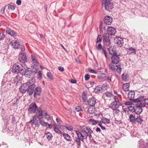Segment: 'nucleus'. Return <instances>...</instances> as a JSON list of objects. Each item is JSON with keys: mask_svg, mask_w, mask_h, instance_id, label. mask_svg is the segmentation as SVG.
I'll return each mask as SVG.
<instances>
[{"mask_svg": "<svg viewBox=\"0 0 148 148\" xmlns=\"http://www.w3.org/2000/svg\"><path fill=\"white\" fill-rule=\"evenodd\" d=\"M75 133L77 135L75 137V142L76 143L77 145L79 147L81 145V141H83L84 139L86 140L88 136L87 132L85 130H82L81 132L76 130Z\"/></svg>", "mask_w": 148, "mask_h": 148, "instance_id": "nucleus-2", "label": "nucleus"}, {"mask_svg": "<svg viewBox=\"0 0 148 148\" xmlns=\"http://www.w3.org/2000/svg\"><path fill=\"white\" fill-rule=\"evenodd\" d=\"M18 48H20L21 50L22 51H24L25 50V49L24 47L22 45L20 44Z\"/></svg>", "mask_w": 148, "mask_h": 148, "instance_id": "nucleus-49", "label": "nucleus"}, {"mask_svg": "<svg viewBox=\"0 0 148 148\" xmlns=\"http://www.w3.org/2000/svg\"><path fill=\"white\" fill-rule=\"evenodd\" d=\"M98 121L94 119H90L89 120V122L92 125H95L97 123Z\"/></svg>", "mask_w": 148, "mask_h": 148, "instance_id": "nucleus-34", "label": "nucleus"}, {"mask_svg": "<svg viewBox=\"0 0 148 148\" xmlns=\"http://www.w3.org/2000/svg\"><path fill=\"white\" fill-rule=\"evenodd\" d=\"M41 119L37 117L36 116H34L33 119L31 120L30 123L32 125L34 124L36 127H39L40 125Z\"/></svg>", "mask_w": 148, "mask_h": 148, "instance_id": "nucleus-6", "label": "nucleus"}, {"mask_svg": "<svg viewBox=\"0 0 148 148\" xmlns=\"http://www.w3.org/2000/svg\"><path fill=\"white\" fill-rule=\"evenodd\" d=\"M109 46V47L108 48V49L110 54L112 56L113 55L117 54L116 51L113 48L112 46L110 45V46Z\"/></svg>", "mask_w": 148, "mask_h": 148, "instance_id": "nucleus-19", "label": "nucleus"}, {"mask_svg": "<svg viewBox=\"0 0 148 148\" xmlns=\"http://www.w3.org/2000/svg\"><path fill=\"white\" fill-rule=\"evenodd\" d=\"M13 105L17 106L18 103V99L17 98L14 99L12 100Z\"/></svg>", "mask_w": 148, "mask_h": 148, "instance_id": "nucleus-35", "label": "nucleus"}, {"mask_svg": "<svg viewBox=\"0 0 148 148\" xmlns=\"http://www.w3.org/2000/svg\"><path fill=\"white\" fill-rule=\"evenodd\" d=\"M82 98L83 102H86L87 97H86V94L84 91L82 93Z\"/></svg>", "mask_w": 148, "mask_h": 148, "instance_id": "nucleus-30", "label": "nucleus"}, {"mask_svg": "<svg viewBox=\"0 0 148 148\" xmlns=\"http://www.w3.org/2000/svg\"><path fill=\"white\" fill-rule=\"evenodd\" d=\"M117 68V69L118 70L117 72L119 74H120L121 71V64H119L116 66Z\"/></svg>", "mask_w": 148, "mask_h": 148, "instance_id": "nucleus-38", "label": "nucleus"}, {"mask_svg": "<svg viewBox=\"0 0 148 148\" xmlns=\"http://www.w3.org/2000/svg\"><path fill=\"white\" fill-rule=\"evenodd\" d=\"M98 125L102 130H104L106 129L105 127L103 126L100 122L99 123Z\"/></svg>", "mask_w": 148, "mask_h": 148, "instance_id": "nucleus-62", "label": "nucleus"}, {"mask_svg": "<svg viewBox=\"0 0 148 148\" xmlns=\"http://www.w3.org/2000/svg\"><path fill=\"white\" fill-rule=\"evenodd\" d=\"M103 40L106 42V45L108 47L111 44L110 39V35L107 33H105L103 36Z\"/></svg>", "mask_w": 148, "mask_h": 148, "instance_id": "nucleus-11", "label": "nucleus"}, {"mask_svg": "<svg viewBox=\"0 0 148 148\" xmlns=\"http://www.w3.org/2000/svg\"><path fill=\"white\" fill-rule=\"evenodd\" d=\"M40 124H41L43 126H45L47 127L48 124V123H47L42 121L41 120H40Z\"/></svg>", "mask_w": 148, "mask_h": 148, "instance_id": "nucleus-46", "label": "nucleus"}, {"mask_svg": "<svg viewBox=\"0 0 148 148\" xmlns=\"http://www.w3.org/2000/svg\"><path fill=\"white\" fill-rule=\"evenodd\" d=\"M58 69L61 72H63L64 71V69L63 67L62 66H59L58 67Z\"/></svg>", "mask_w": 148, "mask_h": 148, "instance_id": "nucleus-58", "label": "nucleus"}, {"mask_svg": "<svg viewBox=\"0 0 148 148\" xmlns=\"http://www.w3.org/2000/svg\"><path fill=\"white\" fill-rule=\"evenodd\" d=\"M21 66L23 67L22 65ZM23 69V67L20 68L18 65L15 64L12 67V71L13 73H18L19 72L21 73V69Z\"/></svg>", "mask_w": 148, "mask_h": 148, "instance_id": "nucleus-10", "label": "nucleus"}, {"mask_svg": "<svg viewBox=\"0 0 148 148\" xmlns=\"http://www.w3.org/2000/svg\"><path fill=\"white\" fill-rule=\"evenodd\" d=\"M132 101H127L125 103V105H131L132 104Z\"/></svg>", "mask_w": 148, "mask_h": 148, "instance_id": "nucleus-59", "label": "nucleus"}, {"mask_svg": "<svg viewBox=\"0 0 148 148\" xmlns=\"http://www.w3.org/2000/svg\"><path fill=\"white\" fill-rule=\"evenodd\" d=\"M45 134L46 135L47 138L49 140H51V138L53 137V136L50 132H48L47 133H45Z\"/></svg>", "mask_w": 148, "mask_h": 148, "instance_id": "nucleus-32", "label": "nucleus"}, {"mask_svg": "<svg viewBox=\"0 0 148 148\" xmlns=\"http://www.w3.org/2000/svg\"><path fill=\"white\" fill-rule=\"evenodd\" d=\"M67 130L71 131L73 129V127L70 125L66 124L64 126Z\"/></svg>", "mask_w": 148, "mask_h": 148, "instance_id": "nucleus-33", "label": "nucleus"}, {"mask_svg": "<svg viewBox=\"0 0 148 148\" xmlns=\"http://www.w3.org/2000/svg\"><path fill=\"white\" fill-rule=\"evenodd\" d=\"M129 109L132 112H135V107L132 106H130L129 107Z\"/></svg>", "mask_w": 148, "mask_h": 148, "instance_id": "nucleus-57", "label": "nucleus"}, {"mask_svg": "<svg viewBox=\"0 0 148 148\" xmlns=\"http://www.w3.org/2000/svg\"><path fill=\"white\" fill-rule=\"evenodd\" d=\"M126 51L127 53L129 54H136V49L132 47H130V48L127 49Z\"/></svg>", "mask_w": 148, "mask_h": 148, "instance_id": "nucleus-21", "label": "nucleus"}, {"mask_svg": "<svg viewBox=\"0 0 148 148\" xmlns=\"http://www.w3.org/2000/svg\"><path fill=\"white\" fill-rule=\"evenodd\" d=\"M84 77H85V80L86 81H87L89 79V78H90V75L88 74H87L85 75Z\"/></svg>", "mask_w": 148, "mask_h": 148, "instance_id": "nucleus-53", "label": "nucleus"}, {"mask_svg": "<svg viewBox=\"0 0 148 148\" xmlns=\"http://www.w3.org/2000/svg\"><path fill=\"white\" fill-rule=\"evenodd\" d=\"M107 31L108 34L109 35H114L116 32L115 29L112 27H109L107 28Z\"/></svg>", "mask_w": 148, "mask_h": 148, "instance_id": "nucleus-16", "label": "nucleus"}, {"mask_svg": "<svg viewBox=\"0 0 148 148\" xmlns=\"http://www.w3.org/2000/svg\"><path fill=\"white\" fill-rule=\"evenodd\" d=\"M38 78L40 79L42 78V73L41 71H39L38 72V74L37 75Z\"/></svg>", "mask_w": 148, "mask_h": 148, "instance_id": "nucleus-52", "label": "nucleus"}, {"mask_svg": "<svg viewBox=\"0 0 148 148\" xmlns=\"http://www.w3.org/2000/svg\"><path fill=\"white\" fill-rule=\"evenodd\" d=\"M47 76L48 78L51 80H52L53 79V76L50 72H48L47 74Z\"/></svg>", "mask_w": 148, "mask_h": 148, "instance_id": "nucleus-45", "label": "nucleus"}, {"mask_svg": "<svg viewBox=\"0 0 148 148\" xmlns=\"http://www.w3.org/2000/svg\"><path fill=\"white\" fill-rule=\"evenodd\" d=\"M15 6L14 5H11L9 4L8 6V9L9 10H13L15 9Z\"/></svg>", "mask_w": 148, "mask_h": 148, "instance_id": "nucleus-44", "label": "nucleus"}, {"mask_svg": "<svg viewBox=\"0 0 148 148\" xmlns=\"http://www.w3.org/2000/svg\"><path fill=\"white\" fill-rule=\"evenodd\" d=\"M143 148H148V143H146L144 144Z\"/></svg>", "mask_w": 148, "mask_h": 148, "instance_id": "nucleus-63", "label": "nucleus"}, {"mask_svg": "<svg viewBox=\"0 0 148 148\" xmlns=\"http://www.w3.org/2000/svg\"><path fill=\"white\" fill-rule=\"evenodd\" d=\"M37 108L38 107L36 104L35 103L33 102L29 105L28 109V110L29 113L32 114L35 112Z\"/></svg>", "mask_w": 148, "mask_h": 148, "instance_id": "nucleus-7", "label": "nucleus"}, {"mask_svg": "<svg viewBox=\"0 0 148 148\" xmlns=\"http://www.w3.org/2000/svg\"><path fill=\"white\" fill-rule=\"evenodd\" d=\"M143 119L140 118V117H139L136 119V122L140 124H141L142 122H143Z\"/></svg>", "mask_w": 148, "mask_h": 148, "instance_id": "nucleus-41", "label": "nucleus"}, {"mask_svg": "<svg viewBox=\"0 0 148 148\" xmlns=\"http://www.w3.org/2000/svg\"><path fill=\"white\" fill-rule=\"evenodd\" d=\"M101 120H102V123H103L106 124H109L110 123V120L106 118L102 117Z\"/></svg>", "mask_w": 148, "mask_h": 148, "instance_id": "nucleus-27", "label": "nucleus"}, {"mask_svg": "<svg viewBox=\"0 0 148 148\" xmlns=\"http://www.w3.org/2000/svg\"><path fill=\"white\" fill-rule=\"evenodd\" d=\"M86 130H88V132L90 134H92L93 133V131L89 127H87Z\"/></svg>", "mask_w": 148, "mask_h": 148, "instance_id": "nucleus-55", "label": "nucleus"}, {"mask_svg": "<svg viewBox=\"0 0 148 148\" xmlns=\"http://www.w3.org/2000/svg\"><path fill=\"white\" fill-rule=\"evenodd\" d=\"M106 76V74L103 73H101L99 74L97 76L98 78L100 79H101Z\"/></svg>", "mask_w": 148, "mask_h": 148, "instance_id": "nucleus-36", "label": "nucleus"}, {"mask_svg": "<svg viewBox=\"0 0 148 148\" xmlns=\"http://www.w3.org/2000/svg\"><path fill=\"white\" fill-rule=\"evenodd\" d=\"M118 103L116 102H113L111 103L109 108L113 110H116L118 108Z\"/></svg>", "mask_w": 148, "mask_h": 148, "instance_id": "nucleus-22", "label": "nucleus"}, {"mask_svg": "<svg viewBox=\"0 0 148 148\" xmlns=\"http://www.w3.org/2000/svg\"><path fill=\"white\" fill-rule=\"evenodd\" d=\"M10 44L13 48L18 49L20 43L17 40H14L11 42Z\"/></svg>", "mask_w": 148, "mask_h": 148, "instance_id": "nucleus-15", "label": "nucleus"}, {"mask_svg": "<svg viewBox=\"0 0 148 148\" xmlns=\"http://www.w3.org/2000/svg\"><path fill=\"white\" fill-rule=\"evenodd\" d=\"M129 87L130 84L129 83H126L123 85V89L124 91H128L129 90Z\"/></svg>", "mask_w": 148, "mask_h": 148, "instance_id": "nucleus-25", "label": "nucleus"}, {"mask_svg": "<svg viewBox=\"0 0 148 148\" xmlns=\"http://www.w3.org/2000/svg\"><path fill=\"white\" fill-rule=\"evenodd\" d=\"M104 21L105 24L110 25L112 21V19L110 16H106L104 17Z\"/></svg>", "mask_w": 148, "mask_h": 148, "instance_id": "nucleus-18", "label": "nucleus"}, {"mask_svg": "<svg viewBox=\"0 0 148 148\" xmlns=\"http://www.w3.org/2000/svg\"><path fill=\"white\" fill-rule=\"evenodd\" d=\"M6 33L9 34L12 36H16V33L13 31L8 28L6 29Z\"/></svg>", "mask_w": 148, "mask_h": 148, "instance_id": "nucleus-20", "label": "nucleus"}, {"mask_svg": "<svg viewBox=\"0 0 148 148\" xmlns=\"http://www.w3.org/2000/svg\"><path fill=\"white\" fill-rule=\"evenodd\" d=\"M140 97H143V99L141 100V101H140V102L144 101V103H144L145 104V105L146 104L148 105V98L147 99H144V96H140Z\"/></svg>", "mask_w": 148, "mask_h": 148, "instance_id": "nucleus-43", "label": "nucleus"}, {"mask_svg": "<svg viewBox=\"0 0 148 148\" xmlns=\"http://www.w3.org/2000/svg\"><path fill=\"white\" fill-rule=\"evenodd\" d=\"M102 90L101 87L97 86L94 88V92L96 93H99Z\"/></svg>", "mask_w": 148, "mask_h": 148, "instance_id": "nucleus-31", "label": "nucleus"}, {"mask_svg": "<svg viewBox=\"0 0 148 148\" xmlns=\"http://www.w3.org/2000/svg\"><path fill=\"white\" fill-rule=\"evenodd\" d=\"M136 104L135 106V112L137 114H140L142 112V107H145L144 103H140Z\"/></svg>", "mask_w": 148, "mask_h": 148, "instance_id": "nucleus-5", "label": "nucleus"}, {"mask_svg": "<svg viewBox=\"0 0 148 148\" xmlns=\"http://www.w3.org/2000/svg\"><path fill=\"white\" fill-rule=\"evenodd\" d=\"M108 86L106 84H103L102 85V89H103L104 90H106L108 88Z\"/></svg>", "mask_w": 148, "mask_h": 148, "instance_id": "nucleus-54", "label": "nucleus"}, {"mask_svg": "<svg viewBox=\"0 0 148 148\" xmlns=\"http://www.w3.org/2000/svg\"><path fill=\"white\" fill-rule=\"evenodd\" d=\"M21 0H17L16 1V3L18 5H20L21 4Z\"/></svg>", "mask_w": 148, "mask_h": 148, "instance_id": "nucleus-64", "label": "nucleus"}, {"mask_svg": "<svg viewBox=\"0 0 148 148\" xmlns=\"http://www.w3.org/2000/svg\"><path fill=\"white\" fill-rule=\"evenodd\" d=\"M63 137L64 138L68 141H71L72 140V139L70 136L67 134L64 133L63 134Z\"/></svg>", "mask_w": 148, "mask_h": 148, "instance_id": "nucleus-23", "label": "nucleus"}, {"mask_svg": "<svg viewBox=\"0 0 148 148\" xmlns=\"http://www.w3.org/2000/svg\"><path fill=\"white\" fill-rule=\"evenodd\" d=\"M114 99L115 100L114 102H116V103L119 102V99L117 96H114Z\"/></svg>", "mask_w": 148, "mask_h": 148, "instance_id": "nucleus-60", "label": "nucleus"}, {"mask_svg": "<svg viewBox=\"0 0 148 148\" xmlns=\"http://www.w3.org/2000/svg\"><path fill=\"white\" fill-rule=\"evenodd\" d=\"M105 9L108 11H110L113 8V5L112 3H111L109 0L106 1L104 4Z\"/></svg>", "mask_w": 148, "mask_h": 148, "instance_id": "nucleus-8", "label": "nucleus"}, {"mask_svg": "<svg viewBox=\"0 0 148 148\" xmlns=\"http://www.w3.org/2000/svg\"><path fill=\"white\" fill-rule=\"evenodd\" d=\"M96 99L94 97L89 98L87 101L88 104L91 106H94L96 104Z\"/></svg>", "mask_w": 148, "mask_h": 148, "instance_id": "nucleus-17", "label": "nucleus"}, {"mask_svg": "<svg viewBox=\"0 0 148 148\" xmlns=\"http://www.w3.org/2000/svg\"><path fill=\"white\" fill-rule=\"evenodd\" d=\"M35 83V79L34 78L28 80L20 86L19 90L21 92L25 93L27 91L29 96L34 93L33 96L35 98L40 96L42 92L41 88L39 86L36 87Z\"/></svg>", "mask_w": 148, "mask_h": 148, "instance_id": "nucleus-1", "label": "nucleus"}, {"mask_svg": "<svg viewBox=\"0 0 148 148\" xmlns=\"http://www.w3.org/2000/svg\"><path fill=\"white\" fill-rule=\"evenodd\" d=\"M114 42L119 47H121L123 45V40L121 37H117L114 39Z\"/></svg>", "mask_w": 148, "mask_h": 148, "instance_id": "nucleus-12", "label": "nucleus"}, {"mask_svg": "<svg viewBox=\"0 0 148 148\" xmlns=\"http://www.w3.org/2000/svg\"><path fill=\"white\" fill-rule=\"evenodd\" d=\"M112 63H110L109 64V67L115 73H116L118 70L115 68V66Z\"/></svg>", "mask_w": 148, "mask_h": 148, "instance_id": "nucleus-26", "label": "nucleus"}, {"mask_svg": "<svg viewBox=\"0 0 148 148\" xmlns=\"http://www.w3.org/2000/svg\"><path fill=\"white\" fill-rule=\"evenodd\" d=\"M122 78L123 81H127L128 80V77L127 73H123L122 75Z\"/></svg>", "mask_w": 148, "mask_h": 148, "instance_id": "nucleus-28", "label": "nucleus"}, {"mask_svg": "<svg viewBox=\"0 0 148 148\" xmlns=\"http://www.w3.org/2000/svg\"><path fill=\"white\" fill-rule=\"evenodd\" d=\"M112 94L110 92L107 91L105 92L103 96H106L108 98L112 96Z\"/></svg>", "mask_w": 148, "mask_h": 148, "instance_id": "nucleus-37", "label": "nucleus"}, {"mask_svg": "<svg viewBox=\"0 0 148 148\" xmlns=\"http://www.w3.org/2000/svg\"><path fill=\"white\" fill-rule=\"evenodd\" d=\"M88 70L91 73H94L95 74H96L97 72L95 70L91 69V68H89L88 69Z\"/></svg>", "mask_w": 148, "mask_h": 148, "instance_id": "nucleus-48", "label": "nucleus"}, {"mask_svg": "<svg viewBox=\"0 0 148 148\" xmlns=\"http://www.w3.org/2000/svg\"><path fill=\"white\" fill-rule=\"evenodd\" d=\"M102 23H101V22L99 26V31H100V33H101L103 32V31H102Z\"/></svg>", "mask_w": 148, "mask_h": 148, "instance_id": "nucleus-61", "label": "nucleus"}, {"mask_svg": "<svg viewBox=\"0 0 148 148\" xmlns=\"http://www.w3.org/2000/svg\"><path fill=\"white\" fill-rule=\"evenodd\" d=\"M97 43L100 42L102 40V36L100 35L98 36L97 39Z\"/></svg>", "mask_w": 148, "mask_h": 148, "instance_id": "nucleus-42", "label": "nucleus"}, {"mask_svg": "<svg viewBox=\"0 0 148 148\" xmlns=\"http://www.w3.org/2000/svg\"><path fill=\"white\" fill-rule=\"evenodd\" d=\"M136 118L133 114H131L129 116V119L130 122L134 123L136 122Z\"/></svg>", "mask_w": 148, "mask_h": 148, "instance_id": "nucleus-29", "label": "nucleus"}, {"mask_svg": "<svg viewBox=\"0 0 148 148\" xmlns=\"http://www.w3.org/2000/svg\"><path fill=\"white\" fill-rule=\"evenodd\" d=\"M36 114V115L38 116L37 117L40 119L42 118L43 114L45 115H47V113L45 111L42 110L39 108L37 109Z\"/></svg>", "mask_w": 148, "mask_h": 148, "instance_id": "nucleus-14", "label": "nucleus"}, {"mask_svg": "<svg viewBox=\"0 0 148 148\" xmlns=\"http://www.w3.org/2000/svg\"><path fill=\"white\" fill-rule=\"evenodd\" d=\"M32 61L34 64V65L35 66H37L38 65L39 63L36 59L35 60H33Z\"/></svg>", "mask_w": 148, "mask_h": 148, "instance_id": "nucleus-50", "label": "nucleus"}, {"mask_svg": "<svg viewBox=\"0 0 148 148\" xmlns=\"http://www.w3.org/2000/svg\"><path fill=\"white\" fill-rule=\"evenodd\" d=\"M21 74L24 75L27 77L29 78L31 77L33 73V71L31 68H27L25 70L23 69L21 70Z\"/></svg>", "mask_w": 148, "mask_h": 148, "instance_id": "nucleus-4", "label": "nucleus"}, {"mask_svg": "<svg viewBox=\"0 0 148 148\" xmlns=\"http://www.w3.org/2000/svg\"><path fill=\"white\" fill-rule=\"evenodd\" d=\"M75 110L76 111L79 112L82 110V109L79 106H77L75 108Z\"/></svg>", "mask_w": 148, "mask_h": 148, "instance_id": "nucleus-56", "label": "nucleus"}, {"mask_svg": "<svg viewBox=\"0 0 148 148\" xmlns=\"http://www.w3.org/2000/svg\"><path fill=\"white\" fill-rule=\"evenodd\" d=\"M37 66H35L34 65H33L32 66V68L33 69V70H32L33 73H36L38 72V69Z\"/></svg>", "mask_w": 148, "mask_h": 148, "instance_id": "nucleus-39", "label": "nucleus"}, {"mask_svg": "<svg viewBox=\"0 0 148 148\" xmlns=\"http://www.w3.org/2000/svg\"><path fill=\"white\" fill-rule=\"evenodd\" d=\"M135 95V93L134 90H130L129 92L128 97L130 101L138 103L140 102V101L143 99V97H140L136 99H134Z\"/></svg>", "mask_w": 148, "mask_h": 148, "instance_id": "nucleus-3", "label": "nucleus"}, {"mask_svg": "<svg viewBox=\"0 0 148 148\" xmlns=\"http://www.w3.org/2000/svg\"><path fill=\"white\" fill-rule=\"evenodd\" d=\"M94 106H90L88 108L87 111L90 114H92L95 112V109L93 107Z\"/></svg>", "mask_w": 148, "mask_h": 148, "instance_id": "nucleus-24", "label": "nucleus"}, {"mask_svg": "<svg viewBox=\"0 0 148 148\" xmlns=\"http://www.w3.org/2000/svg\"><path fill=\"white\" fill-rule=\"evenodd\" d=\"M18 60L22 63H24L26 62L27 58L26 54L24 53H20L18 55Z\"/></svg>", "mask_w": 148, "mask_h": 148, "instance_id": "nucleus-9", "label": "nucleus"}, {"mask_svg": "<svg viewBox=\"0 0 148 148\" xmlns=\"http://www.w3.org/2000/svg\"><path fill=\"white\" fill-rule=\"evenodd\" d=\"M5 37V35L3 32H0V40H3Z\"/></svg>", "mask_w": 148, "mask_h": 148, "instance_id": "nucleus-47", "label": "nucleus"}, {"mask_svg": "<svg viewBox=\"0 0 148 148\" xmlns=\"http://www.w3.org/2000/svg\"><path fill=\"white\" fill-rule=\"evenodd\" d=\"M53 129L56 133L59 134H61L62 133V132L58 128H56V127H53Z\"/></svg>", "mask_w": 148, "mask_h": 148, "instance_id": "nucleus-40", "label": "nucleus"}, {"mask_svg": "<svg viewBox=\"0 0 148 148\" xmlns=\"http://www.w3.org/2000/svg\"><path fill=\"white\" fill-rule=\"evenodd\" d=\"M103 48V47L100 43L97 46V49L99 51L101 50Z\"/></svg>", "mask_w": 148, "mask_h": 148, "instance_id": "nucleus-51", "label": "nucleus"}, {"mask_svg": "<svg viewBox=\"0 0 148 148\" xmlns=\"http://www.w3.org/2000/svg\"><path fill=\"white\" fill-rule=\"evenodd\" d=\"M112 63L114 64H117L119 62L120 58L117 54L112 56L111 57Z\"/></svg>", "mask_w": 148, "mask_h": 148, "instance_id": "nucleus-13", "label": "nucleus"}]
</instances>
